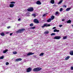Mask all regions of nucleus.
I'll return each instance as SVG.
<instances>
[{
  "mask_svg": "<svg viewBox=\"0 0 73 73\" xmlns=\"http://www.w3.org/2000/svg\"><path fill=\"white\" fill-rule=\"evenodd\" d=\"M1 35L2 36H5V34H4V33H2L1 34Z\"/></svg>",
  "mask_w": 73,
  "mask_h": 73,
  "instance_id": "nucleus-23",
  "label": "nucleus"
},
{
  "mask_svg": "<svg viewBox=\"0 0 73 73\" xmlns=\"http://www.w3.org/2000/svg\"><path fill=\"white\" fill-rule=\"evenodd\" d=\"M11 28V27L10 26H9L7 27V28L8 29H9V28Z\"/></svg>",
  "mask_w": 73,
  "mask_h": 73,
  "instance_id": "nucleus-41",
  "label": "nucleus"
},
{
  "mask_svg": "<svg viewBox=\"0 0 73 73\" xmlns=\"http://www.w3.org/2000/svg\"><path fill=\"white\" fill-rule=\"evenodd\" d=\"M56 35V34L55 33H52L51 34V36H53Z\"/></svg>",
  "mask_w": 73,
  "mask_h": 73,
  "instance_id": "nucleus-28",
  "label": "nucleus"
},
{
  "mask_svg": "<svg viewBox=\"0 0 73 73\" xmlns=\"http://www.w3.org/2000/svg\"><path fill=\"white\" fill-rule=\"evenodd\" d=\"M64 7H65V8H66V6H64Z\"/></svg>",
  "mask_w": 73,
  "mask_h": 73,
  "instance_id": "nucleus-44",
  "label": "nucleus"
},
{
  "mask_svg": "<svg viewBox=\"0 0 73 73\" xmlns=\"http://www.w3.org/2000/svg\"><path fill=\"white\" fill-rule=\"evenodd\" d=\"M3 58H4V56L0 57V59H3Z\"/></svg>",
  "mask_w": 73,
  "mask_h": 73,
  "instance_id": "nucleus-29",
  "label": "nucleus"
},
{
  "mask_svg": "<svg viewBox=\"0 0 73 73\" xmlns=\"http://www.w3.org/2000/svg\"><path fill=\"white\" fill-rule=\"evenodd\" d=\"M44 53H42L40 54L39 55L40 56H43L44 55Z\"/></svg>",
  "mask_w": 73,
  "mask_h": 73,
  "instance_id": "nucleus-25",
  "label": "nucleus"
},
{
  "mask_svg": "<svg viewBox=\"0 0 73 73\" xmlns=\"http://www.w3.org/2000/svg\"><path fill=\"white\" fill-rule=\"evenodd\" d=\"M21 60H22V59L21 58H19L16 59L15 60V61H16V62H17L19 61H21Z\"/></svg>",
  "mask_w": 73,
  "mask_h": 73,
  "instance_id": "nucleus-8",
  "label": "nucleus"
},
{
  "mask_svg": "<svg viewBox=\"0 0 73 73\" xmlns=\"http://www.w3.org/2000/svg\"><path fill=\"white\" fill-rule=\"evenodd\" d=\"M71 23V20H69L67 21V23Z\"/></svg>",
  "mask_w": 73,
  "mask_h": 73,
  "instance_id": "nucleus-24",
  "label": "nucleus"
},
{
  "mask_svg": "<svg viewBox=\"0 0 73 73\" xmlns=\"http://www.w3.org/2000/svg\"><path fill=\"white\" fill-rule=\"evenodd\" d=\"M25 30V29H19L18 30V31L16 32V33H20L21 32H23V31H24Z\"/></svg>",
  "mask_w": 73,
  "mask_h": 73,
  "instance_id": "nucleus-2",
  "label": "nucleus"
},
{
  "mask_svg": "<svg viewBox=\"0 0 73 73\" xmlns=\"http://www.w3.org/2000/svg\"><path fill=\"white\" fill-rule=\"evenodd\" d=\"M35 27H33L31 28V29H35Z\"/></svg>",
  "mask_w": 73,
  "mask_h": 73,
  "instance_id": "nucleus-34",
  "label": "nucleus"
},
{
  "mask_svg": "<svg viewBox=\"0 0 73 73\" xmlns=\"http://www.w3.org/2000/svg\"><path fill=\"white\" fill-rule=\"evenodd\" d=\"M62 10H63L62 8H61L60 9V12H61V11H62Z\"/></svg>",
  "mask_w": 73,
  "mask_h": 73,
  "instance_id": "nucleus-33",
  "label": "nucleus"
},
{
  "mask_svg": "<svg viewBox=\"0 0 73 73\" xmlns=\"http://www.w3.org/2000/svg\"><path fill=\"white\" fill-rule=\"evenodd\" d=\"M32 16H34V17H36V14H32Z\"/></svg>",
  "mask_w": 73,
  "mask_h": 73,
  "instance_id": "nucleus-27",
  "label": "nucleus"
},
{
  "mask_svg": "<svg viewBox=\"0 0 73 73\" xmlns=\"http://www.w3.org/2000/svg\"><path fill=\"white\" fill-rule=\"evenodd\" d=\"M61 38V37L60 36H55L54 37V39H56V40H58Z\"/></svg>",
  "mask_w": 73,
  "mask_h": 73,
  "instance_id": "nucleus-6",
  "label": "nucleus"
},
{
  "mask_svg": "<svg viewBox=\"0 0 73 73\" xmlns=\"http://www.w3.org/2000/svg\"><path fill=\"white\" fill-rule=\"evenodd\" d=\"M64 19H62V21H64Z\"/></svg>",
  "mask_w": 73,
  "mask_h": 73,
  "instance_id": "nucleus-43",
  "label": "nucleus"
},
{
  "mask_svg": "<svg viewBox=\"0 0 73 73\" xmlns=\"http://www.w3.org/2000/svg\"><path fill=\"white\" fill-rule=\"evenodd\" d=\"M42 69V68H35L33 69L34 72H38L40 70H41Z\"/></svg>",
  "mask_w": 73,
  "mask_h": 73,
  "instance_id": "nucleus-1",
  "label": "nucleus"
},
{
  "mask_svg": "<svg viewBox=\"0 0 73 73\" xmlns=\"http://www.w3.org/2000/svg\"><path fill=\"white\" fill-rule=\"evenodd\" d=\"M71 70H73V67H71Z\"/></svg>",
  "mask_w": 73,
  "mask_h": 73,
  "instance_id": "nucleus-37",
  "label": "nucleus"
},
{
  "mask_svg": "<svg viewBox=\"0 0 73 73\" xmlns=\"http://www.w3.org/2000/svg\"><path fill=\"white\" fill-rule=\"evenodd\" d=\"M34 22L35 23H36V24H38V23H39L38 21L36 19H35L34 20Z\"/></svg>",
  "mask_w": 73,
  "mask_h": 73,
  "instance_id": "nucleus-5",
  "label": "nucleus"
},
{
  "mask_svg": "<svg viewBox=\"0 0 73 73\" xmlns=\"http://www.w3.org/2000/svg\"><path fill=\"white\" fill-rule=\"evenodd\" d=\"M20 20H21V18H19L18 19V21H20Z\"/></svg>",
  "mask_w": 73,
  "mask_h": 73,
  "instance_id": "nucleus-38",
  "label": "nucleus"
},
{
  "mask_svg": "<svg viewBox=\"0 0 73 73\" xmlns=\"http://www.w3.org/2000/svg\"><path fill=\"white\" fill-rule=\"evenodd\" d=\"M71 9V8L70 7V8H67L66 9V11H70V10Z\"/></svg>",
  "mask_w": 73,
  "mask_h": 73,
  "instance_id": "nucleus-13",
  "label": "nucleus"
},
{
  "mask_svg": "<svg viewBox=\"0 0 73 73\" xmlns=\"http://www.w3.org/2000/svg\"><path fill=\"white\" fill-rule=\"evenodd\" d=\"M36 4H38V5H40L41 4V3L40 1H37L36 2Z\"/></svg>",
  "mask_w": 73,
  "mask_h": 73,
  "instance_id": "nucleus-9",
  "label": "nucleus"
},
{
  "mask_svg": "<svg viewBox=\"0 0 73 73\" xmlns=\"http://www.w3.org/2000/svg\"><path fill=\"white\" fill-rule=\"evenodd\" d=\"M8 50L5 49V50L3 51V53H5L7 52H8Z\"/></svg>",
  "mask_w": 73,
  "mask_h": 73,
  "instance_id": "nucleus-12",
  "label": "nucleus"
},
{
  "mask_svg": "<svg viewBox=\"0 0 73 73\" xmlns=\"http://www.w3.org/2000/svg\"><path fill=\"white\" fill-rule=\"evenodd\" d=\"M50 25L48 24V25L47 24H45L43 26H42V28H44L45 27H50Z\"/></svg>",
  "mask_w": 73,
  "mask_h": 73,
  "instance_id": "nucleus-4",
  "label": "nucleus"
},
{
  "mask_svg": "<svg viewBox=\"0 0 73 73\" xmlns=\"http://www.w3.org/2000/svg\"><path fill=\"white\" fill-rule=\"evenodd\" d=\"M33 54H34V53H32V52H30V53H28L27 54V56H29V55Z\"/></svg>",
  "mask_w": 73,
  "mask_h": 73,
  "instance_id": "nucleus-11",
  "label": "nucleus"
},
{
  "mask_svg": "<svg viewBox=\"0 0 73 73\" xmlns=\"http://www.w3.org/2000/svg\"><path fill=\"white\" fill-rule=\"evenodd\" d=\"M70 54L71 56H73V51H70Z\"/></svg>",
  "mask_w": 73,
  "mask_h": 73,
  "instance_id": "nucleus-15",
  "label": "nucleus"
},
{
  "mask_svg": "<svg viewBox=\"0 0 73 73\" xmlns=\"http://www.w3.org/2000/svg\"><path fill=\"white\" fill-rule=\"evenodd\" d=\"M59 31V30H57L56 29H55L54 30V32H58Z\"/></svg>",
  "mask_w": 73,
  "mask_h": 73,
  "instance_id": "nucleus-14",
  "label": "nucleus"
},
{
  "mask_svg": "<svg viewBox=\"0 0 73 73\" xmlns=\"http://www.w3.org/2000/svg\"><path fill=\"white\" fill-rule=\"evenodd\" d=\"M51 20H53L54 19V16H52L51 17Z\"/></svg>",
  "mask_w": 73,
  "mask_h": 73,
  "instance_id": "nucleus-19",
  "label": "nucleus"
},
{
  "mask_svg": "<svg viewBox=\"0 0 73 73\" xmlns=\"http://www.w3.org/2000/svg\"><path fill=\"white\" fill-rule=\"evenodd\" d=\"M69 58H70V56H68L65 58V60H68Z\"/></svg>",
  "mask_w": 73,
  "mask_h": 73,
  "instance_id": "nucleus-20",
  "label": "nucleus"
},
{
  "mask_svg": "<svg viewBox=\"0 0 73 73\" xmlns=\"http://www.w3.org/2000/svg\"><path fill=\"white\" fill-rule=\"evenodd\" d=\"M56 29V27H54L53 28H52V29Z\"/></svg>",
  "mask_w": 73,
  "mask_h": 73,
  "instance_id": "nucleus-42",
  "label": "nucleus"
},
{
  "mask_svg": "<svg viewBox=\"0 0 73 73\" xmlns=\"http://www.w3.org/2000/svg\"><path fill=\"white\" fill-rule=\"evenodd\" d=\"M11 4H15V2H11L10 3Z\"/></svg>",
  "mask_w": 73,
  "mask_h": 73,
  "instance_id": "nucleus-31",
  "label": "nucleus"
},
{
  "mask_svg": "<svg viewBox=\"0 0 73 73\" xmlns=\"http://www.w3.org/2000/svg\"><path fill=\"white\" fill-rule=\"evenodd\" d=\"M31 70L32 69L30 68H27V72H30L31 71Z\"/></svg>",
  "mask_w": 73,
  "mask_h": 73,
  "instance_id": "nucleus-7",
  "label": "nucleus"
},
{
  "mask_svg": "<svg viewBox=\"0 0 73 73\" xmlns=\"http://www.w3.org/2000/svg\"><path fill=\"white\" fill-rule=\"evenodd\" d=\"M49 33V31H46L44 32V34H48V33Z\"/></svg>",
  "mask_w": 73,
  "mask_h": 73,
  "instance_id": "nucleus-18",
  "label": "nucleus"
},
{
  "mask_svg": "<svg viewBox=\"0 0 73 73\" xmlns=\"http://www.w3.org/2000/svg\"><path fill=\"white\" fill-rule=\"evenodd\" d=\"M14 4H10L9 7L10 8H13L14 7Z\"/></svg>",
  "mask_w": 73,
  "mask_h": 73,
  "instance_id": "nucleus-10",
  "label": "nucleus"
},
{
  "mask_svg": "<svg viewBox=\"0 0 73 73\" xmlns=\"http://www.w3.org/2000/svg\"><path fill=\"white\" fill-rule=\"evenodd\" d=\"M66 38H67V36H64L63 37V40H65V39H66Z\"/></svg>",
  "mask_w": 73,
  "mask_h": 73,
  "instance_id": "nucleus-26",
  "label": "nucleus"
},
{
  "mask_svg": "<svg viewBox=\"0 0 73 73\" xmlns=\"http://www.w3.org/2000/svg\"><path fill=\"white\" fill-rule=\"evenodd\" d=\"M45 16H46V14H44L42 16H43V17H45Z\"/></svg>",
  "mask_w": 73,
  "mask_h": 73,
  "instance_id": "nucleus-36",
  "label": "nucleus"
},
{
  "mask_svg": "<svg viewBox=\"0 0 73 73\" xmlns=\"http://www.w3.org/2000/svg\"><path fill=\"white\" fill-rule=\"evenodd\" d=\"M6 65H9V63H8V62H6Z\"/></svg>",
  "mask_w": 73,
  "mask_h": 73,
  "instance_id": "nucleus-32",
  "label": "nucleus"
},
{
  "mask_svg": "<svg viewBox=\"0 0 73 73\" xmlns=\"http://www.w3.org/2000/svg\"><path fill=\"white\" fill-rule=\"evenodd\" d=\"M62 1H63V0H60V1L58 3V4H60L61 3H62Z\"/></svg>",
  "mask_w": 73,
  "mask_h": 73,
  "instance_id": "nucleus-22",
  "label": "nucleus"
},
{
  "mask_svg": "<svg viewBox=\"0 0 73 73\" xmlns=\"http://www.w3.org/2000/svg\"><path fill=\"white\" fill-rule=\"evenodd\" d=\"M12 35H13V33H11L10 34V36H12Z\"/></svg>",
  "mask_w": 73,
  "mask_h": 73,
  "instance_id": "nucleus-40",
  "label": "nucleus"
},
{
  "mask_svg": "<svg viewBox=\"0 0 73 73\" xmlns=\"http://www.w3.org/2000/svg\"><path fill=\"white\" fill-rule=\"evenodd\" d=\"M60 27H62V25H59Z\"/></svg>",
  "mask_w": 73,
  "mask_h": 73,
  "instance_id": "nucleus-39",
  "label": "nucleus"
},
{
  "mask_svg": "<svg viewBox=\"0 0 73 73\" xmlns=\"http://www.w3.org/2000/svg\"><path fill=\"white\" fill-rule=\"evenodd\" d=\"M50 3L51 4H53L54 3V0H51Z\"/></svg>",
  "mask_w": 73,
  "mask_h": 73,
  "instance_id": "nucleus-16",
  "label": "nucleus"
},
{
  "mask_svg": "<svg viewBox=\"0 0 73 73\" xmlns=\"http://www.w3.org/2000/svg\"><path fill=\"white\" fill-rule=\"evenodd\" d=\"M13 53L14 54H16L17 53V52L16 51H14L13 52Z\"/></svg>",
  "mask_w": 73,
  "mask_h": 73,
  "instance_id": "nucleus-21",
  "label": "nucleus"
},
{
  "mask_svg": "<svg viewBox=\"0 0 73 73\" xmlns=\"http://www.w3.org/2000/svg\"><path fill=\"white\" fill-rule=\"evenodd\" d=\"M59 14L58 12H56V15H58Z\"/></svg>",
  "mask_w": 73,
  "mask_h": 73,
  "instance_id": "nucleus-35",
  "label": "nucleus"
},
{
  "mask_svg": "<svg viewBox=\"0 0 73 73\" xmlns=\"http://www.w3.org/2000/svg\"><path fill=\"white\" fill-rule=\"evenodd\" d=\"M51 20H52L51 19V18H50L47 21V22L48 23H49V22H50L51 21Z\"/></svg>",
  "mask_w": 73,
  "mask_h": 73,
  "instance_id": "nucleus-17",
  "label": "nucleus"
},
{
  "mask_svg": "<svg viewBox=\"0 0 73 73\" xmlns=\"http://www.w3.org/2000/svg\"><path fill=\"white\" fill-rule=\"evenodd\" d=\"M30 27H33V24L31 23L30 25Z\"/></svg>",
  "mask_w": 73,
  "mask_h": 73,
  "instance_id": "nucleus-30",
  "label": "nucleus"
},
{
  "mask_svg": "<svg viewBox=\"0 0 73 73\" xmlns=\"http://www.w3.org/2000/svg\"><path fill=\"white\" fill-rule=\"evenodd\" d=\"M27 10L28 11H29V12H32V11H33L34 9L33 7H30L28 8Z\"/></svg>",
  "mask_w": 73,
  "mask_h": 73,
  "instance_id": "nucleus-3",
  "label": "nucleus"
}]
</instances>
